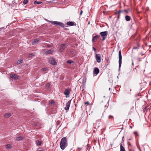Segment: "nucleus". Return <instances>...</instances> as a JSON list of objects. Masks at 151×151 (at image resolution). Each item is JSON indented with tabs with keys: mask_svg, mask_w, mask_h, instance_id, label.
<instances>
[{
	"mask_svg": "<svg viewBox=\"0 0 151 151\" xmlns=\"http://www.w3.org/2000/svg\"><path fill=\"white\" fill-rule=\"evenodd\" d=\"M68 143L67 141V138L65 137H63L61 139L60 146L61 149L63 150L67 147Z\"/></svg>",
	"mask_w": 151,
	"mask_h": 151,
	"instance_id": "1",
	"label": "nucleus"
},
{
	"mask_svg": "<svg viewBox=\"0 0 151 151\" xmlns=\"http://www.w3.org/2000/svg\"><path fill=\"white\" fill-rule=\"evenodd\" d=\"M45 20L54 25H58L62 27H63L64 26V24L60 22H58L57 21H48L46 19Z\"/></svg>",
	"mask_w": 151,
	"mask_h": 151,
	"instance_id": "2",
	"label": "nucleus"
},
{
	"mask_svg": "<svg viewBox=\"0 0 151 151\" xmlns=\"http://www.w3.org/2000/svg\"><path fill=\"white\" fill-rule=\"evenodd\" d=\"M100 35L102 37V40H104L108 35V32L107 31L101 32L100 33Z\"/></svg>",
	"mask_w": 151,
	"mask_h": 151,
	"instance_id": "3",
	"label": "nucleus"
},
{
	"mask_svg": "<svg viewBox=\"0 0 151 151\" xmlns=\"http://www.w3.org/2000/svg\"><path fill=\"white\" fill-rule=\"evenodd\" d=\"M119 68H120L122 64V56L121 53V50H120L119 52Z\"/></svg>",
	"mask_w": 151,
	"mask_h": 151,
	"instance_id": "4",
	"label": "nucleus"
},
{
	"mask_svg": "<svg viewBox=\"0 0 151 151\" xmlns=\"http://www.w3.org/2000/svg\"><path fill=\"white\" fill-rule=\"evenodd\" d=\"M96 58L97 62L99 63L101 61V55L99 54H97L96 55Z\"/></svg>",
	"mask_w": 151,
	"mask_h": 151,
	"instance_id": "5",
	"label": "nucleus"
},
{
	"mask_svg": "<svg viewBox=\"0 0 151 151\" xmlns=\"http://www.w3.org/2000/svg\"><path fill=\"white\" fill-rule=\"evenodd\" d=\"M71 100L69 101L66 104V106L64 109L66 110H68L69 109V107L70 104Z\"/></svg>",
	"mask_w": 151,
	"mask_h": 151,
	"instance_id": "6",
	"label": "nucleus"
},
{
	"mask_svg": "<svg viewBox=\"0 0 151 151\" xmlns=\"http://www.w3.org/2000/svg\"><path fill=\"white\" fill-rule=\"evenodd\" d=\"M49 61L50 63L52 65H55L57 64V63L55 62V61L53 58H50L49 59Z\"/></svg>",
	"mask_w": 151,
	"mask_h": 151,
	"instance_id": "7",
	"label": "nucleus"
},
{
	"mask_svg": "<svg viewBox=\"0 0 151 151\" xmlns=\"http://www.w3.org/2000/svg\"><path fill=\"white\" fill-rule=\"evenodd\" d=\"M70 89H65V91L64 92V93L67 97L69 95L70 93Z\"/></svg>",
	"mask_w": 151,
	"mask_h": 151,
	"instance_id": "8",
	"label": "nucleus"
},
{
	"mask_svg": "<svg viewBox=\"0 0 151 151\" xmlns=\"http://www.w3.org/2000/svg\"><path fill=\"white\" fill-rule=\"evenodd\" d=\"M99 70L97 68H95L93 71L94 74H95V75H97L99 72Z\"/></svg>",
	"mask_w": 151,
	"mask_h": 151,
	"instance_id": "9",
	"label": "nucleus"
},
{
	"mask_svg": "<svg viewBox=\"0 0 151 151\" xmlns=\"http://www.w3.org/2000/svg\"><path fill=\"white\" fill-rule=\"evenodd\" d=\"M100 37V35H98L96 36H93V38L92 39V42H95L96 41V38H98Z\"/></svg>",
	"mask_w": 151,
	"mask_h": 151,
	"instance_id": "10",
	"label": "nucleus"
},
{
	"mask_svg": "<svg viewBox=\"0 0 151 151\" xmlns=\"http://www.w3.org/2000/svg\"><path fill=\"white\" fill-rule=\"evenodd\" d=\"M66 44H63L61 46L60 48V52L63 51L65 49V46L66 45Z\"/></svg>",
	"mask_w": 151,
	"mask_h": 151,
	"instance_id": "11",
	"label": "nucleus"
},
{
	"mask_svg": "<svg viewBox=\"0 0 151 151\" xmlns=\"http://www.w3.org/2000/svg\"><path fill=\"white\" fill-rule=\"evenodd\" d=\"M11 77L15 79H18V76L15 74H11L10 75Z\"/></svg>",
	"mask_w": 151,
	"mask_h": 151,
	"instance_id": "12",
	"label": "nucleus"
},
{
	"mask_svg": "<svg viewBox=\"0 0 151 151\" xmlns=\"http://www.w3.org/2000/svg\"><path fill=\"white\" fill-rule=\"evenodd\" d=\"M11 116V114L10 113H7L5 114H4V116L6 118H8Z\"/></svg>",
	"mask_w": 151,
	"mask_h": 151,
	"instance_id": "13",
	"label": "nucleus"
},
{
	"mask_svg": "<svg viewBox=\"0 0 151 151\" xmlns=\"http://www.w3.org/2000/svg\"><path fill=\"white\" fill-rule=\"evenodd\" d=\"M125 20L127 21H129L131 19L130 17L128 15H126L125 17Z\"/></svg>",
	"mask_w": 151,
	"mask_h": 151,
	"instance_id": "14",
	"label": "nucleus"
},
{
	"mask_svg": "<svg viewBox=\"0 0 151 151\" xmlns=\"http://www.w3.org/2000/svg\"><path fill=\"white\" fill-rule=\"evenodd\" d=\"M52 50H48L46 51L45 52V53L46 55L52 54Z\"/></svg>",
	"mask_w": 151,
	"mask_h": 151,
	"instance_id": "15",
	"label": "nucleus"
},
{
	"mask_svg": "<svg viewBox=\"0 0 151 151\" xmlns=\"http://www.w3.org/2000/svg\"><path fill=\"white\" fill-rule=\"evenodd\" d=\"M67 24L69 26H73L74 25V23L72 22H68L67 23Z\"/></svg>",
	"mask_w": 151,
	"mask_h": 151,
	"instance_id": "16",
	"label": "nucleus"
},
{
	"mask_svg": "<svg viewBox=\"0 0 151 151\" xmlns=\"http://www.w3.org/2000/svg\"><path fill=\"white\" fill-rule=\"evenodd\" d=\"M40 40V39L39 38L35 39L34 40L32 43L33 44H35L36 43H37Z\"/></svg>",
	"mask_w": 151,
	"mask_h": 151,
	"instance_id": "17",
	"label": "nucleus"
},
{
	"mask_svg": "<svg viewBox=\"0 0 151 151\" xmlns=\"http://www.w3.org/2000/svg\"><path fill=\"white\" fill-rule=\"evenodd\" d=\"M23 139V137H22L20 136L19 137H17L16 139V140L17 141H20L21 140Z\"/></svg>",
	"mask_w": 151,
	"mask_h": 151,
	"instance_id": "18",
	"label": "nucleus"
},
{
	"mask_svg": "<svg viewBox=\"0 0 151 151\" xmlns=\"http://www.w3.org/2000/svg\"><path fill=\"white\" fill-rule=\"evenodd\" d=\"M120 151H126L124 147L122 146V144H120Z\"/></svg>",
	"mask_w": 151,
	"mask_h": 151,
	"instance_id": "19",
	"label": "nucleus"
},
{
	"mask_svg": "<svg viewBox=\"0 0 151 151\" xmlns=\"http://www.w3.org/2000/svg\"><path fill=\"white\" fill-rule=\"evenodd\" d=\"M42 143V141H37L36 142V144L37 145H40Z\"/></svg>",
	"mask_w": 151,
	"mask_h": 151,
	"instance_id": "20",
	"label": "nucleus"
},
{
	"mask_svg": "<svg viewBox=\"0 0 151 151\" xmlns=\"http://www.w3.org/2000/svg\"><path fill=\"white\" fill-rule=\"evenodd\" d=\"M42 3L41 2H38L37 1H35L34 2V4H39Z\"/></svg>",
	"mask_w": 151,
	"mask_h": 151,
	"instance_id": "21",
	"label": "nucleus"
},
{
	"mask_svg": "<svg viewBox=\"0 0 151 151\" xmlns=\"http://www.w3.org/2000/svg\"><path fill=\"white\" fill-rule=\"evenodd\" d=\"M22 60H23V59H22L20 60H19L17 62V64H20L22 62Z\"/></svg>",
	"mask_w": 151,
	"mask_h": 151,
	"instance_id": "22",
	"label": "nucleus"
},
{
	"mask_svg": "<svg viewBox=\"0 0 151 151\" xmlns=\"http://www.w3.org/2000/svg\"><path fill=\"white\" fill-rule=\"evenodd\" d=\"M73 61L72 60H68L67 61V63L71 64V63H73Z\"/></svg>",
	"mask_w": 151,
	"mask_h": 151,
	"instance_id": "23",
	"label": "nucleus"
},
{
	"mask_svg": "<svg viewBox=\"0 0 151 151\" xmlns=\"http://www.w3.org/2000/svg\"><path fill=\"white\" fill-rule=\"evenodd\" d=\"M126 12V10H124V11H121V10H120V11H119L117 13H118V14H120V13H122V12Z\"/></svg>",
	"mask_w": 151,
	"mask_h": 151,
	"instance_id": "24",
	"label": "nucleus"
},
{
	"mask_svg": "<svg viewBox=\"0 0 151 151\" xmlns=\"http://www.w3.org/2000/svg\"><path fill=\"white\" fill-rule=\"evenodd\" d=\"M27 2H28L27 0H24L23 3L24 4H26L27 3Z\"/></svg>",
	"mask_w": 151,
	"mask_h": 151,
	"instance_id": "25",
	"label": "nucleus"
},
{
	"mask_svg": "<svg viewBox=\"0 0 151 151\" xmlns=\"http://www.w3.org/2000/svg\"><path fill=\"white\" fill-rule=\"evenodd\" d=\"M11 145L8 144L6 146V147L7 148H9L10 147Z\"/></svg>",
	"mask_w": 151,
	"mask_h": 151,
	"instance_id": "26",
	"label": "nucleus"
},
{
	"mask_svg": "<svg viewBox=\"0 0 151 151\" xmlns=\"http://www.w3.org/2000/svg\"><path fill=\"white\" fill-rule=\"evenodd\" d=\"M34 54L33 53H31L29 55V57H32V56H34Z\"/></svg>",
	"mask_w": 151,
	"mask_h": 151,
	"instance_id": "27",
	"label": "nucleus"
},
{
	"mask_svg": "<svg viewBox=\"0 0 151 151\" xmlns=\"http://www.w3.org/2000/svg\"><path fill=\"white\" fill-rule=\"evenodd\" d=\"M47 68H42V70L43 71H45L47 70Z\"/></svg>",
	"mask_w": 151,
	"mask_h": 151,
	"instance_id": "28",
	"label": "nucleus"
},
{
	"mask_svg": "<svg viewBox=\"0 0 151 151\" xmlns=\"http://www.w3.org/2000/svg\"><path fill=\"white\" fill-rule=\"evenodd\" d=\"M46 87L47 88H48L50 86V84L49 83H47L46 84Z\"/></svg>",
	"mask_w": 151,
	"mask_h": 151,
	"instance_id": "29",
	"label": "nucleus"
},
{
	"mask_svg": "<svg viewBox=\"0 0 151 151\" xmlns=\"http://www.w3.org/2000/svg\"><path fill=\"white\" fill-rule=\"evenodd\" d=\"M109 119H113L114 118V117L113 116H111V115H109Z\"/></svg>",
	"mask_w": 151,
	"mask_h": 151,
	"instance_id": "30",
	"label": "nucleus"
},
{
	"mask_svg": "<svg viewBox=\"0 0 151 151\" xmlns=\"http://www.w3.org/2000/svg\"><path fill=\"white\" fill-rule=\"evenodd\" d=\"M55 101L54 100H52L50 101V104H52L55 103Z\"/></svg>",
	"mask_w": 151,
	"mask_h": 151,
	"instance_id": "31",
	"label": "nucleus"
},
{
	"mask_svg": "<svg viewBox=\"0 0 151 151\" xmlns=\"http://www.w3.org/2000/svg\"><path fill=\"white\" fill-rule=\"evenodd\" d=\"M134 135H136L138 136V134L137 133V132H134Z\"/></svg>",
	"mask_w": 151,
	"mask_h": 151,
	"instance_id": "32",
	"label": "nucleus"
},
{
	"mask_svg": "<svg viewBox=\"0 0 151 151\" xmlns=\"http://www.w3.org/2000/svg\"><path fill=\"white\" fill-rule=\"evenodd\" d=\"M85 104H87V105H89V103L88 101H87L86 102H85Z\"/></svg>",
	"mask_w": 151,
	"mask_h": 151,
	"instance_id": "33",
	"label": "nucleus"
},
{
	"mask_svg": "<svg viewBox=\"0 0 151 151\" xmlns=\"http://www.w3.org/2000/svg\"><path fill=\"white\" fill-rule=\"evenodd\" d=\"M146 106H145L144 108L143 109V111H145V110H146Z\"/></svg>",
	"mask_w": 151,
	"mask_h": 151,
	"instance_id": "34",
	"label": "nucleus"
},
{
	"mask_svg": "<svg viewBox=\"0 0 151 151\" xmlns=\"http://www.w3.org/2000/svg\"><path fill=\"white\" fill-rule=\"evenodd\" d=\"M37 151H43L42 150L40 149H38Z\"/></svg>",
	"mask_w": 151,
	"mask_h": 151,
	"instance_id": "35",
	"label": "nucleus"
},
{
	"mask_svg": "<svg viewBox=\"0 0 151 151\" xmlns=\"http://www.w3.org/2000/svg\"><path fill=\"white\" fill-rule=\"evenodd\" d=\"M82 13H83V11H82V10H81V12L80 13V14L81 15H82Z\"/></svg>",
	"mask_w": 151,
	"mask_h": 151,
	"instance_id": "36",
	"label": "nucleus"
},
{
	"mask_svg": "<svg viewBox=\"0 0 151 151\" xmlns=\"http://www.w3.org/2000/svg\"><path fill=\"white\" fill-rule=\"evenodd\" d=\"M93 49L94 51H96V49L94 47H93Z\"/></svg>",
	"mask_w": 151,
	"mask_h": 151,
	"instance_id": "37",
	"label": "nucleus"
},
{
	"mask_svg": "<svg viewBox=\"0 0 151 151\" xmlns=\"http://www.w3.org/2000/svg\"><path fill=\"white\" fill-rule=\"evenodd\" d=\"M37 125V124L36 123H35L34 124V126H36Z\"/></svg>",
	"mask_w": 151,
	"mask_h": 151,
	"instance_id": "38",
	"label": "nucleus"
},
{
	"mask_svg": "<svg viewBox=\"0 0 151 151\" xmlns=\"http://www.w3.org/2000/svg\"><path fill=\"white\" fill-rule=\"evenodd\" d=\"M137 48V47H134L133 49H136Z\"/></svg>",
	"mask_w": 151,
	"mask_h": 151,
	"instance_id": "39",
	"label": "nucleus"
},
{
	"mask_svg": "<svg viewBox=\"0 0 151 151\" xmlns=\"http://www.w3.org/2000/svg\"><path fill=\"white\" fill-rule=\"evenodd\" d=\"M119 18V15L118 16V18Z\"/></svg>",
	"mask_w": 151,
	"mask_h": 151,
	"instance_id": "40",
	"label": "nucleus"
},
{
	"mask_svg": "<svg viewBox=\"0 0 151 151\" xmlns=\"http://www.w3.org/2000/svg\"><path fill=\"white\" fill-rule=\"evenodd\" d=\"M110 88H109V90H110Z\"/></svg>",
	"mask_w": 151,
	"mask_h": 151,
	"instance_id": "41",
	"label": "nucleus"
}]
</instances>
